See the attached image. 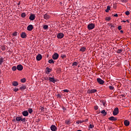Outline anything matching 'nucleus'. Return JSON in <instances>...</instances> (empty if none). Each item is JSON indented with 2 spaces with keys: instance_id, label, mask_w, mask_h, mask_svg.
<instances>
[{
  "instance_id": "3",
  "label": "nucleus",
  "mask_w": 131,
  "mask_h": 131,
  "mask_svg": "<svg viewBox=\"0 0 131 131\" xmlns=\"http://www.w3.org/2000/svg\"><path fill=\"white\" fill-rule=\"evenodd\" d=\"M29 19L31 20V21H33V20H35V15L32 13H30Z\"/></svg>"
},
{
  "instance_id": "26",
  "label": "nucleus",
  "mask_w": 131,
  "mask_h": 131,
  "mask_svg": "<svg viewBox=\"0 0 131 131\" xmlns=\"http://www.w3.org/2000/svg\"><path fill=\"white\" fill-rule=\"evenodd\" d=\"M4 61H5V60H4V58L3 57L0 58V65H2V64H3V63H4Z\"/></svg>"
},
{
  "instance_id": "52",
  "label": "nucleus",
  "mask_w": 131,
  "mask_h": 131,
  "mask_svg": "<svg viewBox=\"0 0 131 131\" xmlns=\"http://www.w3.org/2000/svg\"><path fill=\"white\" fill-rule=\"evenodd\" d=\"M39 121H40V119H37L36 122H39Z\"/></svg>"
},
{
  "instance_id": "11",
  "label": "nucleus",
  "mask_w": 131,
  "mask_h": 131,
  "mask_svg": "<svg viewBox=\"0 0 131 131\" xmlns=\"http://www.w3.org/2000/svg\"><path fill=\"white\" fill-rule=\"evenodd\" d=\"M33 29V26L32 25H30L27 27V30L28 31H31Z\"/></svg>"
},
{
  "instance_id": "31",
  "label": "nucleus",
  "mask_w": 131,
  "mask_h": 131,
  "mask_svg": "<svg viewBox=\"0 0 131 131\" xmlns=\"http://www.w3.org/2000/svg\"><path fill=\"white\" fill-rule=\"evenodd\" d=\"M12 70L13 71H16L17 70V67H16V66H14L12 67Z\"/></svg>"
},
{
  "instance_id": "51",
  "label": "nucleus",
  "mask_w": 131,
  "mask_h": 131,
  "mask_svg": "<svg viewBox=\"0 0 131 131\" xmlns=\"http://www.w3.org/2000/svg\"><path fill=\"white\" fill-rule=\"evenodd\" d=\"M114 17H118V14L116 13L114 15Z\"/></svg>"
},
{
  "instance_id": "43",
  "label": "nucleus",
  "mask_w": 131,
  "mask_h": 131,
  "mask_svg": "<svg viewBox=\"0 0 131 131\" xmlns=\"http://www.w3.org/2000/svg\"><path fill=\"white\" fill-rule=\"evenodd\" d=\"M130 13L129 11H127L125 12V15H126L127 16H128V15H129Z\"/></svg>"
},
{
  "instance_id": "27",
  "label": "nucleus",
  "mask_w": 131,
  "mask_h": 131,
  "mask_svg": "<svg viewBox=\"0 0 131 131\" xmlns=\"http://www.w3.org/2000/svg\"><path fill=\"white\" fill-rule=\"evenodd\" d=\"M29 113H30V114H31V113H32V112H33V110H32V108H29L28 110Z\"/></svg>"
},
{
  "instance_id": "63",
  "label": "nucleus",
  "mask_w": 131,
  "mask_h": 131,
  "mask_svg": "<svg viewBox=\"0 0 131 131\" xmlns=\"http://www.w3.org/2000/svg\"><path fill=\"white\" fill-rule=\"evenodd\" d=\"M16 120L15 119L12 120V121H16Z\"/></svg>"
},
{
  "instance_id": "50",
  "label": "nucleus",
  "mask_w": 131,
  "mask_h": 131,
  "mask_svg": "<svg viewBox=\"0 0 131 131\" xmlns=\"http://www.w3.org/2000/svg\"><path fill=\"white\" fill-rule=\"evenodd\" d=\"M57 97H58V98H62V96L60 94H58Z\"/></svg>"
},
{
  "instance_id": "35",
  "label": "nucleus",
  "mask_w": 131,
  "mask_h": 131,
  "mask_svg": "<svg viewBox=\"0 0 131 131\" xmlns=\"http://www.w3.org/2000/svg\"><path fill=\"white\" fill-rule=\"evenodd\" d=\"M13 36H17L18 35V33L17 32H15L12 34Z\"/></svg>"
},
{
  "instance_id": "62",
  "label": "nucleus",
  "mask_w": 131,
  "mask_h": 131,
  "mask_svg": "<svg viewBox=\"0 0 131 131\" xmlns=\"http://www.w3.org/2000/svg\"><path fill=\"white\" fill-rule=\"evenodd\" d=\"M105 102H103V106H105Z\"/></svg>"
},
{
  "instance_id": "4",
  "label": "nucleus",
  "mask_w": 131,
  "mask_h": 131,
  "mask_svg": "<svg viewBox=\"0 0 131 131\" xmlns=\"http://www.w3.org/2000/svg\"><path fill=\"white\" fill-rule=\"evenodd\" d=\"M57 38H59L60 39H61V38H63L64 37V34H63L62 33H59L57 34Z\"/></svg>"
},
{
  "instance_id": "33",
  "label": "nucleus",
  "mask_w": 131,
  "mask_h": 131,
  "mask_svg": "<svg viewBox=\"0 0 131 131\" xmlns=\"http://www.w3.org/2000/svg\"><path fill=\"white\" fill-rule=\"evenodd\" d=\"M94 126H94V125L91 124L89 126V128H94Z\"/></svg>"
},
{
  "instance_id": "17",
  "label": "nucleus",
  "mask_w": 131,
  "mask_h": 131,
  "mask_svg": "<svg viewBox=\"0 0 131 131\" xmlns=\"http://www.w3.org/2000/svg\"><path fill=\"white\" fill-rule=\"evenodd\" d=\"M43 18L46 19H50V18H51V16H50V15L48 14V13H46L43 15Z\"/></svg>"
},
{
  "instance_id": "40",
  "label": "nucleus",
  "mask_w": 131,
  "mask_h": 131,
  "mask_svg": "<svg viewBox=\"0 0 131 131\" xmlns=\"http://www.w3.org/2000/svg\"><path fill=\"white\" fill-rule=\"evenodd\" d=\"M1 50L2 51H5L6 50V47L5 46H2L1 47Z\"/></svg>"
},
{
  "instance_id": "24",
  "label": "nucleus",
  "mask_w": 131,
  "mask_h": 131,
  "mask_svg": "<svg viewBox=\"0 0 131 131\" xmlns=\"http://www.w3.org/2000/svg\"><path fill=\"white\" fill-rule=\"evenodd\" d=\"M48 62L50 64H54V63H55V62L54 61V60H53V59H51L48 61Z\"/></svg>"
},
{
  "instance_id": "5",
  "label": "nucleus",
  "mask_w": 131,
  "mask_h": 131,
  "mask_svg": "<svg viewBox=\"0 0 131 131\" xmlns=\"http://www.w3.org/2000/svg\"><path fill=\"white\" fill-rule=\"evenodd\" d=\"M16 68L18 71H22L23 70V66L22 64H18Z\"/></svg>"
},
{
  "instance_id": "20",
  "label": "nucleus",
  "mask_w": 131,
  "mask_h": 131,
  "mask_svg": "<svg viewBox=\"0 0 131 131\" xmlns=\"http://www.w3.org/2000/svg\"><path fill=\"white\" fill-rule=\"evenodd\" d=\"M101 113L102 114H103V116H106L107 115V112H106L105 110H102L101 112Z\"/></svg>"
},
{
  "instance_id": "30",
  "label": "nucleus",
  "mask_w": 131,
  "mask_h": 131,
  "mask_svg": "<svg viewBox=\"0 0 131 131\" xmlns=\"http://www.w3.org/2000/svg\"><path fill=\"white\" fill-rule=\"evenodd\" d=\"M43 29H45V30L48 29L49 26L47 25H45L43 26Z\"/></svg>"
},
{
  "instance_id": "36",
  "label": "nucleus",
  "mask_w": 131,
  "mask_h": 131,
  "mask_svg": "<svg viewBox=\"0 0 131 131\" xmlns=\"http://www.w3.org/2000/svg\"><path fill=\"white\" fill-rule=\"evenodd\" d=\"M105 20H106V21H110V20H111V17H106L105 18Z\"/></svg>"
},
{
  "instance_id": "25",
  "label": "nucleus",
  "mask_w": 131,
  "mask_h": 131,
  "mask_svg": "<svg viewBox=\"0 0 131 131\" xmlns=\"http://www.w3.org/2000/svg\"><path fill=\"white\" fill-rule=\"evenodd\" d=\"M21 117H17L16 118V121H21Z\"/></svg>"
},
{
  "instance_id": "8",
  "label": "nucleus",
  "mask_w": 131,
  "mask_h": 131,
  "mask_svg": "<svg viewBox=\"0 0 131 131\" xmlns=\"http://www.w3.org/2000/svg\"><path fill=\"white\" fill-rule=\"evenodd\" d=\"M49 80L51 82H53V83H55L56 82H57V79H55V78L54 77H49Z\"/></svg>"
},
{
  "instance_id": "49",
  "label": "nucleus",
  "mask_w": 131,
  "mask_h": 131,
  "mask_svg": "<svg viewBox=\"0 0 131 131\" xmlns=\"http://www.w3.org/2000/svg\"><path fill=\"white\" fill-rule=\"evenodd\" d=\"M117 7V6H116V5H115V4H114V5H113V8H114V9H116Z\"/></svg>"
},
{
  "instance_id": "21",
  "label": "nucleus",
  "mask_w": 131,
  "mask_h": 131,
  "mask_svg": "<svg viewBox=\"0 0 131 131\" xmlns=\"http://www.w3.org/2000/svg\"><path fill=\"white\" fill-rule=\"evenodd\" d=\"M26 86L24 85H22V86L19 88V90H21L23 91L24 90H26Z\"/></svg>"
},
{
  "instance_id": "44",
  "label": "nucleus",
  "mask_w": 131,
  "mask_h": 131,
  "mask_svg": "<svg viewBox=\"0 0 131 131\" xmlns=\"http://www.w3.org/2000/svg\"><path fill=\"white\" fill-rule=\"evenodd\" d=\"M94 109H95V110H98V109H99V106H98V105L95 106Z\"/></svg>"
},
{
  "instance_id": "18",
  "label": "nucleus",
  "mask_w": 131,
  "mask_h": 131,
  "mask_svg": "<svg viewBox=\"0 0 131 131\" xmlns=\"http://www.w3.org/2000/svg\"><path fill=\"white\" fill-rule=\"evenodd\" d=\"M124 124L125 126H128V125H129V121L125 120L124 122Z\"/></svg>"
},
{
  "instance_id": "64",
  "label": "nucleus",
  "mask_w": 131,
  "mask_h": 131,
  "mask_svg": "<svg viewBox=\"0 0 131 131\" xmlns=\"http://www.w3.org/2000/svg\"><path fill=\"white\" fill-rule=\"evenodd\" d=\"M77 131H82V130H77Z\"/></svg>"
},
{
  "instance_id": "29",
  "label": "nucleus",
  "mask_w": 131,
  "mask_h": 131,
  "mask_svg": "<svg viewBox=\"0 0 131 131\" xmlns=\"http://www.w3.org/2000/svg\"><path fill=\"white\" fill-rule=\"evenodd\" d=\"M65 123H66V124L69 125L71 123V122H70V120H66L65 121Z\"/></svg>"
},
{
  "instance_id": "19",
  "label": "nucleus",
  "mask_w": 131,
  "mask_h": 131,
  "mask_svg": "<svg viewBox=\"0 0 131 131\" xmlns=\"http://www.w3.org/2000/svg\"><path fill=\"white\" fill-rule=\"evenodd\" d=\"M18 85H19V83L17 81H14L12 82V85H13V86H17Z\"/></svg>"
},
{
  "instance_id": "13",
  "label": "nucleus",
  "mask_w": 131,
  "mask_h": 131,
  "mask_svg": "<svg viewBox=\"0 0 131 131\" xmlns=\"http://www.w3.org/2000/svg\"><path fill=\"white\" fill-rule=\"evenodd\" d=\"M41 59H42V56L41 54H38L36 56L37 61H40Z\"/></svg>"
},
{
  "instance_id": "58",
  "label": "nucleus",
  "mask_w": 131,
  "mask_h": 131,
  "mask_svg": "<svg viewBox=\"0 0 131 131\" xmlns=\"http://www.w3.org/2000/svg\"><path fill=\"white\" fill-rule=\"evenodd\" d=\"M121 22H123V23H125V22H126V20H122Z\"/></svg>"
},
{
  "instance_id": "23",
  "label": "nucleus",
  "mask_w": 131,
  "mask_h": 131,
  "mask_svg": "<svg viewBox=\"0 0 131 131\" xmlns=\"http://www.w3.org/2000/svg\"><path fill=\"white\" fill-rule=\"evenodd\" d=\"M110 6H107V8L105 10V12L106 13H108L109 12V11H110Z\"/></svg>"
},
{
  "instance_id": "37",
  "label": "nucleus",
  "mask_w": 131,
  "mask_h": 131,
  "mask_svg": "<svg viewBox=\"0 0 131 131\" xmlns=\"http://www.w3.org/2000/svg\"><path fill=\"white\" fill-rule=\"evenodd\" d=\"M78 65V63L77 62H74L73 63V66H77Z\"/></svg>"
},
{
  "instance_id": "39",
  "label": "nucleus",
  "mask_w": 131,
  "mask_h": 131,
  "mask_svg": "<svg viewBox=\"0 0 131 131\" xmlns=\"http://www.w3.org/2000/svg\"><path fill=\"white\" fill-rule=\"evenodd\" d=\"M40 110H41V112H45V107L41 106Z\"/></svg>"
},
{
  "instance_id": "47",
  "label": "nucleus",
  "mask_w": 131,
  "mask_h": 131,
  "mask_svg": "<svg viewBox=\"0 0 131 131\" xmlns=\"http://www.w3.org/2000/svg\"><path fill=\"white\" fill-rule=\"evenodd\" d=\"M86 121H89V119L83 120V122H86Z\"/></svg>"
},
{
  "instance_id": "54",
  "label": "nucleus",
  "mask_w": 131,
  "mask_h": 131,
  "mask_svg": "<svg viewBox=\"0 0 131 131\" xmlns=\"http://www.w3.org/2000/svg\"><path fill=\"white\" fill-rule=\"evenodd\" d=\"M79 123H82V122H83V120H79Z\"/></svg>"
},
{
  "instance_id": "1",
  "label": "nucleus",
  "mask_w": 131,
  "mask_h": 131,
  "mask_svg": "<svg viewBox=\"0 0 131 131\" xmlns=\"http://www.w3.org/2000/svg\"><path fill=\"white\" fill-rule=\"evenodd\" d=\"M118 113H119V109L118 108V107L115 108L113 112V115L114 116L118 115Z\"/></svg>"
},
{
  "instance_id": "48",
  "label": "nucleus",
  "mask_w": 131,
  "mask_h": 131,
  "mask_svg": "<svg viewBox=\"0 0 131 131\" xmlns=\"http://www.w3.org/2000/svg\"><path fill=\"white\" fill-rule=\"evenodd\" d=\"M62 57V59H64V58H66V55H62L61 56Z\"/></svg>"
},
{
  "instance_id": "46",
  "label": "nucleus",
  "mask_w": 131,
  "mask_h": 131,
  "mask_svg": "<svg viewBox=\"0 0 131 131\" xmlns=\"http://www.w3.org/2000/svg\"><path fill=\"white\" fill-rule=\"evenodd\" d=\"M63 92L64 93H69V90H67V89H66V90H63Z\"/></svg>"
},
{
  "instance_id": "61",
  "label": "nucleus",
  "mask_w": 131,
  "mask_h": 131,
  "mask_svg": "<svg viewBox=\"0 0 131 131\" xmlns=\"http://www.w3.org/2000/svg\"><path fill=\"white\" fill-rule=\"evenodd\" d=\"M126 22H128V23H129V21L128 20H126Z\"/></svg>"
},
{
  "instance_id": "57",
  "label": "nucleus",
  "mask_w": 131,
  "mask_h": 131,
  "mask_svg": "<svg viewBox=\"0 0 131 131\" xmlns=\"http://www.w3.org/2000/svg\"><path fill=\"white\" fill-rule=\"evenodd\" d=\"M76 123H77V124H79V120L77 121L76 122Z\"/></svg>"
},
{
  "instance_id": "56",
  "label": "nucleus",
  "mask_w": 131,
  "mask_h": 131,
  "mask_svg": "<svg viewBox=\"0 0 131 131\" xmlns=\"http://www.w3.org/2000/svg\"><path fill=\"white\" fill-rule=\"evenodd\" d=\"M45 80H48L49 78H48V77L45 78Z\"/></svg>"
},
{
  "instance_id": "14",
  "label": "nucleus",
  "mask_w": 131,
  "mask_h": 131,
  "mask_svg": "<svg viewBox=\"0 0 131 131\" xmlns=\"http://www.w3.org/2000/svg\"><path fill=\"white\" fill-rule=\"evenodd\" d=\"M51 129L52 131L57 130V127L55 125H52L51 126Z\"/></svg>"
},
{
  "instance_id": "59",
  "label": "nucleus",
  "mask_w": 131,
  "mask_h": 131,
  "mask_svg": "<svg viewBox=\"0 0 131 131\" xmlns=\"http://www.w3.org/2000/svg\"><path fill=\"white\" fill-rule=\"evenodd\" d=\"M121 2H126V0H121Z\"/></svg>"
},
{
  "instance_id": "28",
  "label": "nucleus",
  "mask_w": 131,
  "mask_h": 131,
  "mask_svg": "<svg viewBox=\"0 0 131 131\" xmlns=\"http://www.w3.org/2000/svg\"><path fill=\"white\" fill-rule=\"evenodd\" d=\"M21 17H22V18H25V17H26V14L25 12L21 13Z\"/></svg>"
},
{
  "instance_id": "2",
  "label": "nucleus",
  "mask_w": 131,
  "mask_h": 131,
  "mask_svg": "<svg viewBox=\"0 0 131 131\" xmlns=\"http://www.w3.org/2000/svg\"><path fill=\"white\" fill-rule=\"evenodd\" d=\"M88 28L89 30H92V29H94V28H95V24H90L88 25Z\"/></svg>"
},
{
  "instance_id": "6",
  "label": "nucleus",
  "mask_w": 131,
  "mask_h": 131,
  "mask_svg": "<svg viewBox=\"0 0 131 131\" xmlns=\"http://www.w3.org/2000/svg\"><path fill=\"white\" fill-rule=\"evenodd\" d=\"M52 58L53 60H57L59 58V54L57 53H55L53 54Z\"/></svg>"
},
{
  "instance_id": "15",
  "label": "nucleus",
  "mask_w": 131,
  "mask_h": 131,
  "mask_svg": "<svg viewBox=\"0 0 131 131\" xmlns=\"http://www.w3.org/2000/svg\"><path fill=\"white\" fill-rule=\"evenodd\" d=\"M22 114L23 116H28L29 114L28 113V111H24L22 112Z\"/></svg>"
},
{
  "instance_id": "22",
  "label": "nucleus",
  "mask_w": 131,
  "mask_h": 131,
  "mask_svg": "<svg viewBox=\"0 0 131 131\" xmlns=\"http://www.w3.org/2000/svg\"><path fill=\"white\" fill-rule=\"evenodd\" d=\"M85 50H86V48H85L84 47H81V48L80 49V52H85Z\"/></svg>"
},
{
  "instance_id": "42",
  "label": "nucleus",
  "mask_w": 131,
  "mask_h": 131,
  "mask_svg": "<svg viewBox=\"0 0 131 131\" xmlns=\"http://www.w3.org/2000/svg\"><path fill=\"white\" fill-rule=\"evenodd\" d=\"M18 91H19V89L18 88H15V89H13V92H18Z\"/></svg>"
},
{
  "instance_id": "12",
  "label": "nucleus",
  "mask_w": 131,
  "mask_h": 131,
  "mask_svg": "<svg viewBox=\"0 0 131 131\" xmlns=\"http://www.w3.org/2000/svg\"><path fill=\"white\" fill-rule=\"evenodd\" d=\"M108 120H111L112 121H116V120H117V118L112 116L108 118Z\"/></svg>"
},
{
  "instance_id": "45",
  "label": "nucleus",
  "mask_w": 131,
  "mask_h": 131,
  "mask_svg": "<svg viewBox=\"0 0 131 131\" xmlns=\"http://www.w3.org/2000/svg\"><path fill=\"white\" fill-rule=\"evenodd\" d=\"M118 29H119V30H121L122 29L121 26H119L118 27Z\"/></svg>"
},
{
  "instance_id": "32",
  "label": "nucleus",
  "mask_w": 131,
  "mask_h": 131,
  "mask_svg": "<svg viewBox=\"0 0 131 131\" xmlns=\"http://www.w3.org/2000/svg\"><path fill=\"white\" fill-rule=\"evenodd\" d=\"M122 52V49H118L117 51V54H120Z\"/></svg>"
},
{
  "instance_id": "34",
  "label": "nucleus",
  "mask_w": 131,
  "mask_h": 131,
  "mask_svg": "<svg viewBox=\"0 0 131 131\" xmlns=\"http://www.w3.org/2000/svg\"><path fill=\"white\" fill-rule=\"evenodd\" d=\"M21 82H26V79H25V78L21 79L20 80Z\"/></svg>"
},
{
  "instance_id": "7",
  "label": "nucleus",
  "mask_w": 131,
  "mask_h": 131,
  "mask_svg": "<svg viewBox=\"0 0 131 131\" xmlns=\"http://www.w3.org/2000/svg\"><path fill=\"white\" fill-rule=\"evenodd\" d=\"M97 81L99 83V84H104V80H102V79L100 78H98L97 79Z\"/></svg>"
},
{
  "instance_id": "41",
  "label": "nucleus",
  "mask_w": 131,
  "mask_h": 131,
  "mask_svg": "<svg viewBox=\"0 0 131 131\" xmlns=\"http://www.w3.org/2000/svg\"><path fill=\"white\" fill-rule=\"evenodd\" d=\"M110 90H114V87L113 86H109Z\"/></svg>"
},
{
  "instance_id": "53",
  "label": "nucleus",
  "mask_w": 131,
  "mask_h": 131,
  "mask_svg": "<svg viewBox=\"0 0 131 131\" xmlns=\"http://www.w3.org/2000/svg\"><path fill=\"white\" fill-rule=\"evenodd\" d=\"M111 28H113V27L114 28L115 27L114 25H111Z\"/></svg>"
},
{
  "instance_id": "16",
  "label": "nucleus",
  "mask_w": 131,
  "mask_h": 131,
  "mask_svg": "<svg viewBox=\"0 0 131 131\" xmlns=\"http://www.w3.org/2000/svg\"><path fill=\"white\" fill-rule=\"evenodd\" d=\"M46 73L47 74H50V72H51L52 71V69H50V68L49 67H47L46 68Z\"/></svg>"
},
{
  "instance_id": "60",
  "label": "nucleus",
  "mask_w": 131,
  "mask_h": 131,
  "mask_svg": "<svg viewBox=\"0 0 131 131\" xmlns=\"http://www.w3.org/2000/svg\"><path fill=\"white\" fill-rule=\"evenodd\" d=\"M120 33H123V30H121V31H120Z\"/></svg>"
},
{
  "instance_id": "10",
  "label": "nucleus",
  "mask_w": 131,
  "mask_h": 131,
  "mask_svg": "<svg viewBox=\"0 0 131 131\" xmlns=\"http://www.w3.org/2000/svg\"><path fill=\"white\" fill-rule=\"evenodd\" d=\"M97 92V90L93 89V90H89L88 91V94H93L94 93H96Z\"/></svg>"
},
{
  "instance_id": "55",
  "label": "nucleus",
  "mask_w": 131,
  "mask_h": 131,
  "mask_svg": "<svg viewBox=\"0 0 131 131\" xmlns=\"http://www.w3.org/2000/svg\"><path fill=\"white\" fill-rule=\"evenodd\" d=\"M20 4H21V2H19L18 3H17V6H19Z\"/></svg>"
},
{
  "instance_id": "38",
  "label": "nucleus",
  "mask_w": 131,
  "mask_h": 131,
  "mask_svg": "<svg viewBox=\"0 0 131 131\" xmlns=\"http://www.w3.org/2000/svg\"><path fill=\"white\" fill-rule=\"evenodd\" d=\"M25 120H26V119H25V118H24L23 119L22 118H21L20 121H22V122H25Z\"/></svg>"
},
{
  "instance_id": "9",
  "label": "nucleus",
  "mask_w": 131,
  "mask_h": 131,
  "mask_svg": "<svg viewBox=\"0 0 131 131\" xmlns=\"http://www.w3.org/2000/svg\"><path fill=\"white\" fill-rule=\"evenodd\" d=\"M20 36H21V38H26V37H27V35L26 34V33L22 32L20 34Z\"/></svg>"
}]
</instances>
